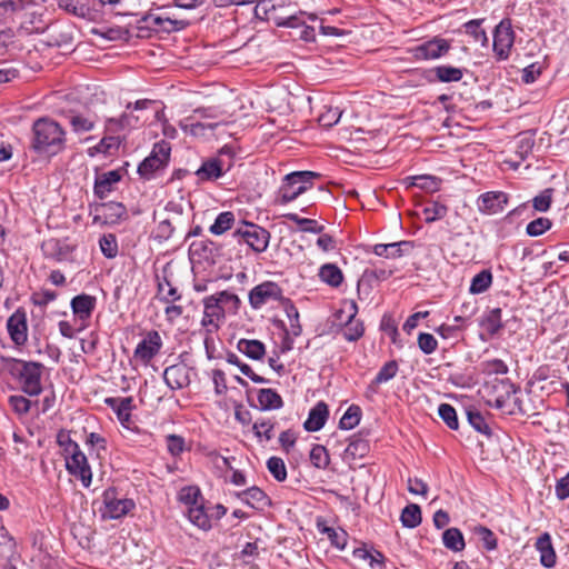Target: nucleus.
Returning <instances> with one entry per match:
<instances>
[{"label": "nucleus", "instance_id": "32", "mask_svg": "<svg viewBox=\"0 0 569 569\" xmlns=\"http://www.w3.org/2000/svg\"><path fill=\"white\" fill-rule=\"evenodd\" d=\"M158 280V298L160 301L171 303L181 299V295L178 289L171 283V281L163 276L162 278L157 277Z\"/></svg>", "mask_w": 569, "mask_h": 569}, {"label": "nucleus", "instance_id": "44", "mask_svg": "<svg viewBox=\"0 0 569 569\" xmlns=\"http://www.w3.org/2000/svg\"><path fill=\"white\" fill-rule=\"evenodd\" d=\"M234 222V214L230 211H224L218 214L213 224L210 227V232L213 234H222L231 229Z\"/></svg>", "mask_w": 569, "mask_h": 569}, {"label": "nucleus", "instance_id": "19", "mask_svg": "<svg viewBox=\"0 0 569 569\" xmlns=\"http://www.w3.org/2000/svg\"><path fill=\"white\" fill-rule=\"evenodd\" d=\"M104 403L111 408L120 423L128 427L131 420V411L136 408L132 397H109L104 399Z\"/></svg>", "mask_w": 569, "mask_h": 569}, {"label": "nucleus", "instance_id": "28", "mask_svg": "<svg viewBox=\"0 0 569 569\" xmlns=\"http://www.w3.org/2000/svg\"><path fill=\"white\" fill-rule=\"evenodd\" d=\"M399 370L398 362L396 360H390L386 362L371 383L368 386V391L376 393L378 391V387L381 383L388 382L393 379Z\"/></svg>", "mask_w": 569, "mask_h": 569}, {"label": "nucleus", "instance_id": "1", "mask_svg": "<svg viewBox=\"0 0 569 569\" xmlns=\"http://www.w3.org/2000/svg\"><path fill=\"white\" fill-rule=\"evenodd\" d=\"M67 132L60 123L48 117L32 124L31 148L39 154L56 156L64 150Z\"/></svg>", "mask_w": 569, "mask_h": 569}, {"label": "nucleus", "instance_id": "8", "mask_svg": "<svg viewBox=\"0 0 569 569\" xmlns=\"http://www.w3.org/2000/svg\"><path fill=\"white\" fill-rule=\"evenodd\" d=\"M233 237L246 242L254 252L261 253L267 250L270 241V232L264 228L244 222L243 227L233 232Z\"/></svg>", "mask_w": 569, "mask_h": 569}, {"label": "nucleus", "instance_id": "21", "mask_svg": "<svg viewBox=\"0 0 569 569\" xmlns=\"http://www.w3.org/2000/svg\"><path fill=\"white\" fill-rule=\"evenodd\" d=\"M121 180L119 170H111L97 174L93 186V192L99 199H104L113 191V186Z\"/></svg>", "mask_w": 569, "mask_h": 569}, {"label": "nucleus", "instance_id": "48", "mask_svg": "<svg viewBox=\"0 0 569 569\" xmlns=\"http://www.w3.org/2000/svg\"><path fill=\"white\" fill-rule=\"evenodd\" d=\"M310 461L316 468L326 469L330 462L327 449L321 445H315L310 451Z\"/></svg>", "mask_w": 569, "mask_h": 569}, {"label": "nucleus", "instance_id": "38", "mask_svg": "<svg viewBox=\"0 0 569 569\" xmlns=\"http://www.w3.org/2000/svg\"><path fill=\"white\" fill-rule=\"evenodd\" d=\"M188 517L190 521L200 529L208 530L211 528L210 518L204 511L202 503L188 508Z\"/></svg>", "mask_w": 569, "mask_h": 569}, {"label": "nucleus", "instance_id": "58", "mask_svg": "<svg viewBox=\"0 0 569 569\" xmlns=\"http://www.w3.org/2000/svg\"><path fill=\"white\" fill-rule=\"evenodd\" d=\"M217 300L221 303V306L226 308H229L232 312H237L240 308L241 301L239 297L232 292H229L227 290L220 291L214 293Z\"/></svg>", "mask_w": 569, "mask_h": 569}, {"label": "nucleus", "instance_id": "26", "mask_svg": "<svg viewBox=\"0 0 569 569\" xmlns=\"http://www.w3.org/2000/svg\"><path fill=\"white\" fill-rule=\"evenodd\" d=\"M74 133H84L94 129L96 119L91 116L70 111L64 116Z\"/></svg>", "mask_w": 569, "mask_h": 569}, {"label": "nucleus", "instance_id": "17", "mask_svg": "<svg viewBox=\"0 0 569 569\" xmlns=\"http://www.w3.org/2000/svg\"><path fill=\"white\" fill-rule=\"evenodd\" d=\"M7 329L10 335V338L16 345H24L28 339L26 312L21 310H17L16 312H13L7 321Z\"/></svg>", "mask_w": 569, "mask_h": 569}, {"label": "nucleus", "instance_id": "47", "mask_svg": "<svg viewBox=\"0 0 569 569\" xmlns=\"http://www.w3.org/2000/svg\"><path fill=\"white\" fill-rule=\"evenodd\" d=\"M481 22L482 20H470L465 23V29L466 32L475 39V41L480 42L482 47H487L489 39L486 31L480 27Z\"/></svg>", "mask_w": 569, "mask_h": 569}, {"label": "nucleus", "instance_id": "61", "mask_svg": "<svg viewBox=\"0 0 569 569\" xmlns=\"http://www.w3.org/2000/svg\"><path fill=\"white\" fill-rule=\"evenodd\" d=\"M61 9L77 16L86 17L89 9L87 6L79 3L78 0H56Z\"/></svg>", "mask_w": 569, "mask_h": 569}, {"label": "nucleus", "instance_id": "60", "mask_svg": "<svg viewBox=\"0 0 569 569\" xmlns=\"http://www.w3.org/2000/svg\"><path fill=\"white\" fill-rule=\"evenodd\" d=\"M189 24L190 21L188 19H179L163 16L160 31L168 33L173 31H181L186 29Z\"/></svg>", "mask_w": 569, "mask_h": 569}, {"label": "nucleus", "instance_id": "31", "mask_svg": "<svg viewBox=\"0 0 569 569\" xmlns=\"http://www.w3.org/2000/svg\"><path fill=\"white\" fill-rule=\"evenodd\" d=\"M258 402L261 410H274L283 406L281 396L276 390L269 388L258 391Z\"/></svg>", "mask_w": 569, "mask_h": 569}, {"label": "nucleus", "instance_id": "13", "mask_svg": "<svg viewBox=\"0 0 569 569\" xmlns=\"http://www.w3.org/2000/svg\"><path fill=\"white\" fill-rule=\"evenodd\" d=\"M450 49L448 40L435 37L413 49V56L418 60H433L445 56Z\"/></svg>", "mask_w": 569, "mask_h": 569}, {"label": "nucleus", "instance_id": "15", "mask_svg": "<svg viewBox=\"0 0 569 569\" xmlns=\"http://www.w3.org/2000/svg\"><path fill=\"white\" fill-rule=\"evenodd\" d=\"M70 305L76 319L81 321V328H86L96 308L97 298L87 293H81L72 298Z\"/></svg>", "mask_w": 569, "mask_h": 569}, {"label": "nucleus", "instance_id": "42", "mask_svg": "<svg viewBox=\"0 0 569 569\" xmlns=\"http://www.w3.org/2000/svg\"><path fill=\"white\" fill-rule=\"evenodd\" d=\"M36 0H2L0 2V8H2L6 12L10 11L12 13H16L18 18L24 11L29 9H33Z\"/></svg>", "mask_w": 569, "mask_h": 569}, {"label": "nucleus", "instance_id": "5", "mask_svg": "<svg viewBox=\"0 0 569 569\" xmlns=\"http://www.w3.org/2000/svg\"><path fill=\"white\" fill-rule=\"evenodd\" d=\"M66 468L68 472L78 478L83 487L88 488L92 481V471L86 455L81 451L79 445L68 438L66 448Z\"/></svg>", "mask_w": 569, "mask_h": 569}, {"label": "nucleus", "instance_id": "2", "mask_svg": "<svg viewBox=\"0 0 569 569\" xmlns=\"http://www.w3.org/2000/svg\"><path fill=\"white\" fill-rule=\"evenodd\" d=\"M3 369L18 381L21 390L30 397L42 392L41 377L44 366L40 362L16 358H2Z\"/></svg>", "mask_w": 569, "mask_h": 569}, {"label": "nucleus", "instance_id": "24", "mask_svg": "<svg viewBox=\"0 0 569 569\" xmlns=\"http://www.w3.org/2000/svg\"><path fill=\"white\" fill-rule=\"evenodd\" d=\"M237 497L246 505L254 509H263L270 505L269 497L258 487L253 486L241 492L237 493Z\"/></svg>", "mask_w": 569, "mask_h": 569}, {"label": "nucleus", "instance_id": "14", "mask_svg": "<svg viewBox=\"0 0 569 569\" xmlns=\"http://www.w3.org/2000/svg\"><path fill=\"white\" fill-rule=\"evenodd\" d=\"M161 347L162 339L159 332L156 330L148 331L146 337L138 343L134 357L143 363H148L159 353Z\"/></svg>", "mask_w": 569, "mask_h": 569}, {"label": "nucleus", "instance_id": "6", "mask_svg": "<svg viewBox=\"0 0 569 569\" xmlns=\"http://www.w3.org/2000/svg\"><path fill=\"white\" fill-rule=\"evenodd\" d=\"M136 503L132 499L120 496L116 488L111 487L102 493V507L99 509L102 519H120L133 510Z\"/></svg>", "mask_w": 569, "mask_h": 569}, {"label": "nucleus", "instance_id": "3", "mask_svg": "<svg viewBox=\"0 0 569 569\" xmlns=\"http://www.w3.org/2000/svg\"><path fill=\"white\" fill-rule=\"evenodd\" d=\"M487 403L507 415L525 413L521 401L516 397L519 388L509 379H495L489 386Z\"/></svg>", "mask_w": 569, "mask_h": 569}, {"label": "nucleus", "instance_id": "53", "mask_svg": "<svg viewBox=\"0 0 569 569\" xmlns=\"http://www.w3.org/2000/svg\"><path fill=\"white\" fill-rule=\"evenodd\" d=\"M132 117L128 113H123L120 118H108L106 121V131L109 133H117L127 127H131Z\"/></svg>", "mask_w": 569, "mask_h": 569}, {"label": "nucleus", "instance_id": "54", "mask_svg": "<svg viewBox=\"0 0 569 569\" xmlns=\"http://www.w3.org/2000/svg\"><path fill=\"white\" fill-rule=\"evenodd\" d=\"M438 413L440 418L446 422V425L452 429H458V418L456 409L449 403H441L438 408Z\"/></svg>", "mask_w": 569, "mask_h": 569}, {"label": "nucleus", "instance_id": "34", "mask_svg": "<svg viewBox=\"0 0 569 569\" xmlns=\"http://www.w3.org/2000/svg\"><path fill=\"white\" fill-rule=\"evenodd\" d=\"M289 0H258L254 12L257 16L263 13L266 19L278 20L280 17L276 16V11L287 6Z\"/></svg>", "mask_w": 569, "mask_h": 569}, {"label": "nucleus", "instance_id": "52", "mask_svg": "<svg viewBox=\"0 0 569 569\" xmlns=\"http://www.w3.org/2000/svg\"><path fill=\"white\" fill-rule=\"evenodd\" d=\"M180 500L189 507L200 505V500H202L201 492L198 487L188 486L181 489L180 491Z\"/></svg>", "mask_w": 569, "mask_h": 569}, {"label": "nucleus", "instance_id": "12", "mask_svg": "<svg viewBox=\"0 0 569 569\" xmlns=\"http://www.w3.org/2000/svg\"><path fill=\"white\" fill-rule=\"evenodd\" d=\"M93 223L116 224L127 217V209L120 202H103L94 208Z\"/></svg>", "mask_w": 569, "mask_h": 569}, {"label": "nucleus", "instance_id": "64", "mask_svg": "<svg viewBox=\"0 0 569 569\" xmlns=\"http://www.w3.org/2000/svg\"><path fill=\"white\" fill-rule=\"evenodd\" d=\"M418 347L425 355H431L437 350L438 342L432 335L421 332L418 336Z\"/></svg>", "mask_w": 569, "mask_h": 569}, {"label": "nucleus", "instance_id": "7", "mask_svg": "<svg viewBox=\"0 0 569 569\" xmlns=\"http://www.w3.org/2000/svg\"><path fill=\"white\" fill-rule=\"evenodd\" d=\"M170 144L166 141L158 142L149 157H147L138 167V173L143 179H151L156 172L162 170L170 159Z\"/></svg>", "mask_w": 569, "mask_h": 569}, {"label": "nucleus", "instance_id": "9", "mask_svg": "<svg viewBox=\"0 0 569 569\" xmlns=\"http://www.w3.org/2000/svg\"><path fill=\"white\" fill-rule=\"evenodd\" d=\"M515 43V32L509 19L501 20L493 31V52L498 61L509 58Z\"/></svg>", "mask_w": 569, "mask_h": 569}, {"label": "nucleus", "instance_id": "33", "mask_svg": "<svg viewBox=\"0 0 569 569\" xmlns=\"http://www.w3.org/2000/svg\"><path fill=\"white\" fill-rule=\"evenodd\" d=\"M442 542L445 547L453 552H459L465 549V538L458 528L446 529L442 533Z\"/></svg>", "mask_w": 569, "mask_h": 569}, {"label": "nucleus", "instance_id": "11", "mask_svg": "<svg viewBox=\"0 0 569 569\" xmlns=\"http://www.w3.org/2000/svg\"><path fill=\"white\" fill-rule=\"evenodd\" d=\"M282 299V289L272 281H264L253 287L249 292L250 306L258 310L264 305Z\"/></svg>", "mask_w": 569, "mask_h": 569}, {"label": "nucleus", "instance_id": "51", "mask_svg": "<svg viewBox=\"0 0 569 569\" xmlns=\"http://www.w3.org/2000/svg\"><path fill=\"white\" fill-rule=\"evenodd\" d=\"M369 451V443L361 438H352L346 448V455L352 458H362Z\"/></svg>", "mask_w": 569, "mask_h": 569}, {"label": "nucleus", "instance_id": "59", "mask_svg": "<svg viewBox=\"0 0 569 569\" xmlns=\"http://www.w3.org/2000/svg\"><path fill=\"white\" fill-rule=\"evenodd\" d=\"M100 249L104 257L114 258L118 254L117 238L112 233L103 234L99 241Z\"/></svg>", "mask_w": 569, "mask_h": 569}, {"label": "nucleus", "instance_id": "36", "mask_svg": "<svg viewBox=\"0 0 569 569\" xmlns=\"http://www.w3.org/2000/svg\"><path fill=\"white\" fill-rule=\"evenodd\" d=\"M320 279L331 287H339L343 280L341 270L333 263H326L319 270Z\"/></svg>", "mask_w": 569, "mask_h": 569}, {"label": "nucleus", "instance_id": "62", "mask_svg": "<svg viewBox=\"0 0 569 569\" xmlns=\"http://www.w3.org/2000/svg\"><path fill=\"white\" fill-rule=\"evenodd\" d=\"M254 436L260 440L264 438L266 441L272 439L273 423L270 420H257L252 426Z\"/></svg>", "mask_w": 569, "mask_h": 569}, {"label": "nucleus", "instance_id": "23", "mask_svg": "<svg viewBox=\"0 0 569 569\" xmlns=\"http://www.w3.org/2000/svg\"><path fill=\"white\" fill-rule=\"evenodd\" d=\"M329 416V409L327 403L323 401H319L309 412L308 419L303 423V428L307 431H318L320 430Z\"/></svg>", "mask_w": 569, "mask_h": 569}, {"label": "nucleus", "instance_id": "41", "mask_svg": "<svg viewBox=\"0 0 569 569\" xmlns=\"http://www.w3.org/2000/svg\"><path fill=\"white\" fill-rule=\"evenodd\" d=\"M361 419V408L357 405H351L343 413L339 421L340 429L350 430L353 429Z\"/></svg>", "mask_w": 569, "mask_h": 569}, {"label": "nucleus", "instance_id": "37", "mask_svg": "<svg viewBox=\"0 0 569 569\" xmlns=\"http://www.w3.org/2000/svg\"><path fill=\"white\" fill-rule=\"evenodd\" d=\"M400 520L406 528H416L421 523V509L418 505L411 503L405 507Z\"/></svg>", "mask_w": 569, "mask_h": 569}, {"label": "nucleus", "instance_id": "55", "mask_svg": "<svg viewBox=\"0 0 569 569\" xmlns=\"http://www.w3.org/2000/svg\"><path fill=\"white\" fill-rule=\"evenodd\" d=\"M553 189L547 188L532 199L535 210L546 212L550 209L552 202Z\"/></svg>", "mask_w": 569, "mask_h": 569}, {"label": "nucleus", "instance_id": "30", "mask_svg": "<svg viewBox=\"0 0 569 569\" xmlns=\"http://www.w3.org/2000/svg\"><path fill=\"white\" fill-rule=\"evenodd\" d=\"M237 348L240 352L252 360H260L266 353V347L259 340L240 339Z\"/></svg>", "mask_w": 569, "mask_h": 569}, {"label": "nucleus", "instance_id": "22", "mask_svg": "<svg viewBox=\"0 0 569 569\" xmlns=\"http://www.w3.org/2000/svg\"><path fill=\"white\" fill-rule=\"evenodd\" d=\"M536 549L540 553V563L545 568H553L557 562V555L552 546L549 532H543L535 542Z\"/></svg>", "mask_w": 569, "mask_h": 569}, {"label": "nucleus", "instance_id": "43", "mask_svg": "<svg viewBox=\"0 0 569 569\" xmlns=\"http://www.w3.org/2000/svg\"><path fill=\"white\" fill-rule=\"evenodd\" d=\"M481 325L490 335H496L501 328V309H491L482 319Z\"/></svg>", "mask_w": 569, "mask_h": 569}, {"label": "nucleus", "instance_id": "56", "mask_svg": "<svg viewBox=\"0 0 569 569\" xmlns=\"http://www.w3.org/2000/svg\"><path fill=\"white\" fill-rule=\"evenodd\" d=\"M552 222L548 218H537L527 224L526 231L530 237L541 236L543 232L549 230Z\"/></svg>", "mask_w": 569, "mask_h": 569}, {"label": "nucleus", "instance_id": "35", "mask_svg": "<svg viewBox=\"0 0 569 569\" xmlns=\"http://www.w3.org/2000/svg\"><path fill=\"white\" fill-rule=\"evenodd\" d=\"M409 186L418 187L428 192H435L439 190L441 180L435 176L421 174L408 177Z\"/></svg>", "mask_w": 569, "mask_h": 569}, {"label": "nucleus", "instance_id": "39", "mask_svg": "<svg viewBox=\"0 0 569 569\" xmlns=\"http://www.w3.org/2000/svg\"><path fill=\"white\" fill-rule=\"evenodd\" d=\"M491 283L492 273L490 270H482L472 278L469 291L473 295L482 293L488 290Z\"/></svg>", "mask_w": 569, "mask_h": 569}, {"label": "nucleus", "instance_id": "57", "mask_svg": "<svg viewBox=\"0 0 569 569\" xmlns=\"http://www.w3.org/2000/svg\"><path fill=\"white\" fill-rule=\"evenodd\" d=\"M267 468L273 478L283 481L287 478V469L283 460L278 457H271L267 461Z\"/></svg>", "mask_w": 569, "mask_h": 569}, {"label": "nucleus", "instance_id": "49", "mask_svg": "<svg viewBox=\"0 0 569 569\" xmlns=\"http://www.w3.org/2000/svg\"><path fill=\"white\" fill-rule=\"evenodd\" d=\"M467 418L469 423L480 433L486 436L491 435V429L486 422L483 416L476 409L467 410Z\"/></svg>", "mask_w": 569, "mask_h": 569}, {"label": "nucleus", "instance_id": "16", "mask_svg": "<svg viewBox=\"0 0 569 569\" xmlns=\"http://www.w3.org/2000/svg\"><path fill=\"white\" fill-rule=\"evenodd\" d=\"M508 202V196L501 191H490L482 193L478 200L477 206L480 212L486 214H496L503 210Z\"/></svg>", "mask_w": 569, "mask_h": 569}, {"label": "nucleus", "instance_id": "25", "mask_svg": "<svg viewBox=\"0 0 569 569\" xmlns=\"http://www.w3.org/2000/svg\"><path fill=\"white\" fill-rule=\"evenodd\" d=\"M33 9H29L24 11L20 16L21 23L31 31H39L44 29V23L42 20L43 16V6L38 0L34 1Z\"/></svg>", "mask_w": 569, "mask_h": 569}, {"label": "nucleus", "instance_id": "45", "mask_svg": "<svg viewBox=\"0 0 569 569\" xmlns=\"http://www.w3.org/2000/svg\"><path fill=\"white\" fill-rule=\"evenodd\" d=\"M227 361L233 366H237L240 371L247 376L248 378H250L253 382L256 383H266L268 382L267 379H264L263 377L257 375L253 372V370L251 369L250 366H248L247 363H243L239 357L234 353H228L227 356Z\"/></svg>", "mask_w": 569, "mask_h": 569}, {"label": "nucleus", "instance_id": "50", "mask_svg": "<svg viewBox=\"0 0 569 569\" xmlns=\"http://www.w3.org/2000/svg\"><path fill=\"white\" fill-rule=\"evenodd\" d=\"M473 532L479 537L486 550L492 551L497 549V538L489 528L485 526H477L475 527Z\"/></svg>", "mask_w": 569, "mask_h": 569}, {"label": "nucleus", "instance_id": "40", "mask_svg": "<svg viewBox=\"0 0 569 569\" xmlns=\"http://www.w3.org/2000/svg\"><path fill=\"white\" fill-rule=\"evenodd\" d=\"M435 74L441 82H457L462 79L463 72L460 68L451 66H438L435 68Z\"/></svg>", "mask_w": 569, "mask_h": 569}, {"label": "nucleus", "instance_id": "46", "mask_svg": "<svg viewBox=\"0 0 569 569\" xmlns=\"http://www.w3.org/2000/svg\"><path fill=\"white\" fill-rule=\"evenodd\" d=\"M226 123H228L227 119H220V120L214 121V122H211V121H207V122L196 121V122H191L190 124L183 126V129L186 131H189V133L192 134V136H203L204 131L207 129L214 130L217 127H219L221 124H226Z\"/></svg>", "mask_w": 569, "mask_h": 569}, {"label": "nucleus", "instance_id": "20", "mask_svg": "<svg viewBox=\"0 0 569 569\" xmlns=\"http://www.w3.org/2000/svg\"><path fill=\"white\" fill-rule=\"evenodd\" d=\"M415 248V242L402 240L392 243H378L373 247V253L388 259L400 258L410 253Z\"/></svg>", "mask_w": 569, "mask_h": 569}, {"label": "nucleus", "instance_id": "4", "mask_svg": "<svg viewBox=\"0 0 569 569\" xmlns=\"http://www.w3.org/2000/svg\"><path fill=\"white\" fill-rule=\"evenodd\" d=\"M319 177L320 174L313 171H295L286 174L277 192V202L286 204L296 200L310 189L313 180Z\"/></svg>", "mask_w": 569, "mask_h": 569}, {"label": "nucleus", "instance_id": "27", "mask_svg": "<svg viewBox=\"0 0 569 569\" xmlns=\"http://www.w3.org/2000/svg\"><path fill=\"white\" fill-rule=\"evenodd\" d=\"M224 173L222 162L220 159H209L204 161L201 167L196 171V174L200 181L217 180Z\"/></svg>", "mask_w": 569, "mask_h": 569}, {"label": "nucleus", "instance_id": "63", "mask_svg": "<svg viewBox=\"0 0 569 569\" xmlns=\"http://www.w3.org/2000/svg\"><path fill=\"white\" fill-rule=\"evenodd\" d=\"M447 207L440 203H432L423 209L425 220L427 223H431L436 220L443 218L447 213Z\"/></svg>", "mask_w": 569, "mask_h": 569}, {"label": "nucleus", "instance_id": "10", "mask_svg": "<svg viewBox=\"0 0 569 569\" xmlns=\"http://www.w3.org/2000/svg\"><path fill=\"white\" fill-rule=\"evenodd\" d=\"M203 303V317L201 320V326L206 328L209 333L216 332L220 328V323L224 320L226 309L219 300H217L216 296L211 295L204 297L202 300Z\"/></svg>", "mask_w": 569, "mask_h": 569}, {"label": "nucleus", "instance_id": "18", "mask_svg": "<svg viewBox=\"0 0 569 569\" xmlns=\"http://www.w3.org/2000/svg\"><path fill=\"white\" fill-rule=\"evenodd\" d=\"M163 380L171 390H178L190 383L189 368L183 363L169 366L164 369Z\"/></svg>", "mask_w": 569, "mask_h": 569}, {"label": "nucleus", "instance_id": "29", "mask_svg": "<svg viewBox=\"0 0 569 569\" xmlns=\"http://www.w3.org/2000/svg\"><path fill=\"white\" fill-rule=\"evenodd\" d=\"M352 313L349 316L346 326L342 329V336L348 341H357L365 332L363 325L360 320L356 319L357 306L355 302L351 305Z\"/></svg>", "mask_w": 569, "mask_h": 569}]
</instances>
